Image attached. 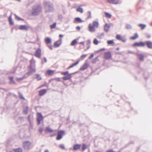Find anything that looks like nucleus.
I'll list each match as a JSON object with an SVG mask.
<instances>
[{"mask_svg":"<svg viewBox=\"0 0 152 152\" xmlns=\"http://www.w3.org/2000/svg\"><path fill=\"white\" fill-rule=\"evenodd\" d=\"M143 47L145 45L149 49H152V42L150 41H146L143 42Z\"/></svg>","mask_w":152,"mask_h":152,"instance_id":"nucleus-8","label":"nucleus"},{"mask_svg":"<svg viewBox=\"0 0 152 152\" xmlns=\"http://www.w3.org/2000/svg\"><path fill=\"white\" fill-rule=\"evenodd\" d=\"M14 152H23V149L21 148H18L13 149Z\"/></svg>","mask_w":152,"mask_h":152,"instance_id":"nucleus-31","label":"nucleus"},{"mask_svg":"<svg viewBox=\"0 0 152 152\" xmlns=\"http://www.w3.org/2000/svg\"><path fill=\"white\" fill-rule=\"evenodd\" d=\"M88 30L91 32H94L95 31V28L94 26H93L91 23H90L88 26Z\"/></svg>","mask_w":152,"mask_h":152,"instance_id":"nucleus-17","label":"nucleus"},{"mask_svg":"<svg viewBox=\"0 0 152 152\" xmlns=\"http://www.w3.org/2000/svg\"><path fill=\"white\" fill-rule=\"evenodd\" d=\"M47 90L43 89L40 90L39 91V96H42L44 95L47 92Z\"/></svg>","mask_w":152,"mask_h":152,"instance_id":"nucleus-19","label":"nucleus"},{"mask_svg":"<svg viewBox=\"0 0 152 152\" xmlns=\"http://www.w3.org/2000/svg\"><path fill=\"white\" fill-rule=\"evenodd\" d=\"M94 54L93 53H91L88 57V59H90L92 58L94 56Z\"/></svg>","mask_w":152,"mask_h":152,"instance_id":"nucleus-51","label":"nucleus"},{"mask_svg":"<svg viewBox=\"0 0 152 152\" xmlns=\"http://www.w3.org/2000/svg\"><path fill=\"white\" fill-rule=\"evenodd\" d=\"M58 19L60 20H61L63 19V16L61 14H59L58 16Z\"/></svg>","mask_w":152,"mask_h":152,"instance_id":"nucleus-47","label":"nucleus"},{"mask_svg":"<svg viewBox=\"0 0 152 152\" xmlns=\"http://www.w3.org/2000/svg\"><path fill=\"white\" fill-rule=\"evenodd\" d=\"M139 35L137 33H136L134 34V36L130 37V39L131 40H134L138 38Z\"/></svg>","mask_w":152,"mask_h":152,"instance_id":"nucleus-28","label":"nucleus"},{"mask_svg":"<svg viewBox=\"0 0 152 152\" xmlns=\"http://www.w3.org/2000/svg\"><path fill=\"white\" fill-rule=\"evenodd\" d=\"M76 11L77 12H79L81 13H83V9L80 6L78 7L76 9Z\"/></svg>","mask_w":152,"mask_h":152,"instance_id":"nucleus-35","label":"nucleus"},{"mask_svg":"<svg viewBox=\"0 0 152 152\" xmlns=\"http://www.w3.org/2000/svg\"><path fill=\"white\" fill-rule=\"evenodd\" d=\"M44 131V129L42 127H40L38 130V131L40 134H42Z\"/></svg>","mask_w":152,"mask_h":152,"instance_id":"nucleus-45","label":"nucleus"},{"mask_svg":"<svg viewBox=\"0 0 152 152\" xmlns=\"http://www.w3.org/2000/svg\"><path fill=\"white\" fill-rule=\"evenodd\" d=\"M18 29L22 30L27 31L28 29V27L26 25H20L19 26Z\"/></svg>","mask_w":152,"mask_h":152,"instance_id":"nucleus-14","label":"nucleus"},{"mask_svg":"<svg viewBox=\"0 0 152 152\" xmlns=\"http://www.w3.org/2000/svg\"><path fill=\"white\" fill-rule=\"evenodd\" d=\"M89 65L88 63L85 62L83 64V66L80 68L79 70L80 71H84L88 68Z\"/></svg>","mask_w":152,"mask_h":152,"instance_id":"nucleus-15","label":"nucleus"},{"mask_svg":"<svg viewBox=\"0 0 152 152\" xmlns=\"http://www.w3.org/2000/svg\"><path fill=\"white\" fill-rule=\"evenodd\" d=\"M44 117L41 113H37V125H39L41 124V122L43 121L44 119Z\"/></svg>","mask_w":152,"mask_h":152,"instance_id":"nucleus-6","label":"nucleus"},{"mask_svg":"<svg viewBox=\"0 0 152 152\" xmlns=\"http://www.w3.org/2000/svg\"><path fill=\"white\" fill-rule=\"evenodd\" d=\"M62 43V39L59 38L57 41H55L53 44V47L54 48H58L59 47Z\"/></svg>","mask_w":152,"mask_h":152,"instance_id":"nucleus-11","label":"nucleus"},{"mask_svg":"<svg viewBox=\"0 0 152 152\" xmlns=\"http://www.w3.org/2000/svg\"><path fill=\"white\" fill-rule=\"evenodd\" d=\"M104 35V33L103 32V33H102L100 35H99V38L100 39H101V37H103Z\"/></svg>","mask_w":152,"mask_h":152,"instance_id":"nucleus-60","label":"nucleus"},{"mask_svg":"<svg viewBox=\"0 0 152 152\" xmlns=\"http://www.w3.org/2000/svg\"><path fill=\"white\" fill-rule=\"evenodd\" d=\"M61 74L62 75H64V76L62 78V79L64 80H70L72 77L71 73H69V72L68 71L64 72H61Z\"/></svg>","mask_w":152,"mask_h":152,"instance_id":"nucleus-3","label":"nucleus"},{"mask_svg":"<svg viewBox=\"0 0 152 152\" xmlns=\"http://www.w3.org/2000/svg\"><path fill=\"white\" fill-rule=\"evenodd\" d=\"M84 22V20H82L80 18L78 17L75 18L74 19V23H81Z\"/></svg>","mask_w":152,"mask_h":152,"instance_id":"nucleus-18","label":"nucleus"},{"mask_svg":"<svg viewBox=\"0 0 152 152\" xmlns=\"http://www.w3.org/2000/svg\"><path fill=\"white\" fill-rule=\"evenodd\" d=\"M138 26L141 28L142 30L144 29L146 27V25L145 24L140 23L138 25Z\"/></svg>","mask_w":152,"mask_h":152,"instance_id":"nucleus-32","label":"nucleus"},{"mask_svg":"<svg viewBox=\"0 0 152 152\" xmlns=\"http://www.w3.org/2000/svg\"><path fill=\"white\" fill-rule=\"evenodd\" d=\"M34 56L38 58H40L41 56V50L40 48H38L35 51Z\"/></svg>","mask_w":152,"mask_h":152,"instance_id":"nucleus-10","label":"nucleus"},{"mask_svg":"<svg viewBox=\"0 0 152 152\" xmlns=\"http://www.w3.org/2000/svg\"><path fill=\"white\" fill-rule=\"evenodd\" d=\"M8 20L10 25H13L14 22L12 18V15H10L8 17Z\"/></svg>","mask_w":152,"mask_h":152,"instance_id":"nucleus-26","label":"nucleus"},{"mask_svg":"<svg viewBox=\"0 0 152 152\" xmlns=\"http://www.w3.org/2000/svg\"><path fill=\"white\" fill-rule=\"evenodd\" d=\"M115 38L117 40L121 41L122 37H121V35L117 34L116 35Z\"/></svg>","mask_w":152,"mask_h":152,"instance_id":"nucleus-41","label":"nucleus"},{"mask_svg":"<svg viewBox=\"0 0 152 152\" xmlns=\"http://www.w3.org/2000/svg\"><path fill=\"white\" fill-rule=\"evenodd\" d=\"M76 30H78V31H79L80 30V26H77L76 27Z\"/></svg>","mask_w":152,"mask_h":152,"instance_id":"nucleus-62","label":"nucleus"},{"mask_svg":"<svg viewBox=\"0 0 152 152\" xmlns=\"http://www.w3.org/2000/svg\"><path fill=\"white\" fill-rule=\"evenodd\" d=\"M29 75H28L27 74V73H26L24 76H23L22 77H24V79L26 78Z\"/></svg>","mask_w":152,"mask_h":152,"instance_id":"nucleus-61","label":"nucleus"},{"mask_svg":"<svg viewBox=\"0 0 152 152\" xmlns=\"http://www.w3.org/2000/svg\"><path fill=\"white\" fill-rule=\"evenodd\" d=\"M59 147L62 149H65L64 145L63 144H60L59 145Z\"/></svg>","mask_w":152,"mask_h":152,"instance_id":"nucleus-48","label":"nucleus"},{"mask_svg":"<svg viewBox=\"0 0 152 152\" xmlns=\"http://www.w3.org/2000/svg\"><path fill=\"white\" fill-rule=\"evenodd\" d=\"M88 13L89 15L88 16L87 18V19H89V18H91V11H88Z\"/></svg>","mask_w":152,"mask_h":152,"instance_id":"nucleus-46","label":"nucleus"},{"mask_svg":"<svg viewBox=\"0 0 152 152\" xmlns=\"http://www.w3.org/2000/svg\"><path fill=\"white\" fill-rule=\"evenodd\" d=\"M45 41L46 44H51L52 42L51 39L49 37H46Z\"/></svg>","mask_w":152,"mask_h":152,"instance_id":"nucleus-27","label":"nucleus"},{"mask_svg":"<svg viewBox=\"0 0 152 152\" xmlns=\"http://www.w3.org/2000/svg\"><path fill=\"white\" fill-rule=\"evenodd\" d=\"M91 43V40L90 39H88L87 41L86 45H90Z\"/></svg>","mask_w":152,"mask_h":152,"instance_id":"nucleus-56","label":"nucleus"},{"mask_svg":"<svg viewBox=\"0 0 152 152\" xmlns=\"http://www.w3.org/2000/svg\"><path fill=\"white\" fill-rule=\"evenodd\" d=\"M41 10V8L39 5H37L32 8L31 12V15L35 16L39 15Z\"/></svg>","mask_w":152,"mask_h":152,"instance_id":"nucleus-2","label":"nucleus"},{"mask_svg":"<svg viewBox=\"0 0 152 152\" xmlns=\"http://www.w3.org/2000/svg\"><path fill=\"white\" fill-rule=\"evenodd\" d=\"M55 72L54 70L49 69L47 70L45 73L46 75H52Z\"/></svg>","mask_w":152,"mask_h":152,"instance_id":"nucleus-22","label":"nucleus"},{"mask_svg":"<svg viewBox=\"0 0 152 152\" xmlns=\"http://www.w3.org/2000/svg\"><path fill=\"white\" fill-rule=\"evenodd\" d=\"M54 130L51 129L49 126L46 127L45 129V133H51L53 132Z\"/></svg>","mask_w":152,"mask_h":152,"instance_id":"nucleus-21","label":"nucleus"},{"mask_svg":"<svg viewBox=\"0 0 152 152\" xmlns=\"http://www.w3.org/2000/svg\"><path fill=\"white\" fill-rule=\"evenodd\" d=\"M78 39H76L73 40L71 42L70 45L72 46H74L76 45V44L78 42L77 40Z\"/></svg>","mask_w":152,"mask_h":152,"instance_id":"nucleus-29","label":"nucleus"},{"mask_svg":"<svg viewBox=\"0 0 152 152\" xmlns=\"http://www.w3.org/2000/svg\"><path fill=\"white\" fill-rule=\"evenodd\" d=\"M110 24L112 25V23H110L109 24L107 23H106L104 25V30L106 32H107L109 30L111 26Z\"/></svg>","mask_w":152,"mask_h":152,"instance_id":"nucleus-16","label":"nucleus"},{"mask_svg":"<svg viewBox=\"0 0 152 152\" xmlns=\"http://www.w3.org/2000/svg\"><path fill=\"white\" fill-rule=\"evenodd\" d=\"M54 79H55V80L57 81H61V78L60 77H55L54 78Z\"/></svg>","mask_w":152,"mask_h":152,"instance_id":"nucleus-52","label":"nucleus"},{"mask_svg":"<svg viewBox=\"0 0 152 152\" xmlns=\"http://www.w3.org/2000/svg\"><path fill=\"white\" fill-rule=\"evenodd\" d=\"M18 97L20 99L23 100H25V98L23 96V95L21 93H20V92H18Z\"/></svg>","mask_w":152,"mask_h":152,"instance_id":"nucleus-40","label":"nucleus"},{"mask_svg":"<svg viewBox=\"0 0 152 152\" xmlns=\"http://www.w3.org/2000/svg\"><path fill=\"white\" fill-rule=\"evenodd\" d=\"M31 144L29 141H24L23 143V148L26 150H28L30 148V146Z\"/></svg>","mask_w":152,"mask_h":152,"instance_id":"nucleus-7","label":"nucleus"},{"mask_svg":"<svg viewBox=\"0 0 152 152\" xmlns=\"http://www.w3.org/2000/svg\"><path fill=\"white\" fill-rule=\"evenodd\" d=\"M46 12H52L54 10V4L50 1H45L44 4Z\"/></svg>","mask_w":152,"mask_h":152,"instance_id":"nucleus-1","label":"nucleus"},{"mask_svg":"<svg viewBox=\"0 0 152 152\" xmlns=\"http://www.w3.org/2000/svg\"><path fill=\"white\" fill-rule=\"evenodd\" d=\"M28 106L26 107L23 108V112L25 114H27L28 113Z\"/></svg>","mask_w":152,"mask_h":152,"instance_id":"nucleus-36","label":"nucleus"},{"mask_svg":"<svg viewBox=\"0 0 152 152\" xmlns=\"http://www.w3.org/2000/svg\"><path fill=\"white\" fill-rule=\"evenodd\" d=\"M126 28L127 29H131L132 28V26L129 24H127L126 25Z\"/></svg>","mask_w":152,"mask_h":152,"instance_id":"nucleus-43","label":"nucleus"},{"mask_svg":"<svg viewBox=\"0 0 152 152\" xmlns=\"http://www.w3.org/2000/svg\"><path fill=\"white\" fill-rule=\"evenodd\" d=\"M81 145L78 144H74L73 146V148H70V149L73 151H77L80 148Z\"/></svg>","mask_w":152,"mask_h":152,"instance_id":"nucleus-13","label":"nucleus"},{"mask_svg":"<svg viewBox=\"0 0 152 152\" xmlns=\"http://www.w3.org/2000/svg\"><path fill=\"white\" fill-rule=\"evenodd\" d=\"M47 83L46 82V81H45L44 83H43V84H42L40 87H39V88H41V87H43L44 86H46L47 84Z\"/></svg>","mask_w":152,"mask_h":152,"instance_id":"nucleus-53","label":"nucleus"},{"mask_svg":"<svg viewBox=\"0 0 152 152\" xmlns=\"http://www.w3.org/2000/svg\"><path fill=\"white\" fill-rule=\"evenodd\" d=\"M23 79H24V77H21L17 78L16 79V80L17 81H20L21 80H23Z\"/></svg>","mask_w":152,"mask_h":152,"instance_id":"nucleus-55","label":"nucleus"},{"mask_svg":"<svg viewBox=\"0 0 152 152\" xmlns=\"http://www.w3.org/2000/svg\"><path fill=\"white\" fill-rule=\"evenodd\" d=\"M104 13L105 15V16L106 18H111L112 17V15L111 14H110L106 12H105Z\"/></svg>","mask_w":152,"mask_h":152,"instance_id":"nucleus-37","label":"nucleus"},{"mask_svg":"<svg viewBox=\"0 0 152 152\" xmlns=\"http://www.w3.org/2000/svg\"><path fill=\"white\" fill-rule=\"evenodd\" d=\"M56 22H54L50 26V28L51 29H53L56 28Z\"/></svg>","mask_w":152,"mask_h":152,"instance_id":"nucleus-42","label":"nucleus"},{"mask_svg":"<svg viewBox=\"0 0 152 152\" xmlns=\"http://www.w3.org/2000/svg\"><path fill=\"white\" fill-rule=\"evenodd\" d=\"M128 53H132V54H135V53L134 51H132L130 50H128Z\"/></svg>","mask_w":152,"mask_h":152,"instance_id":"nucleus-59","label":"nucleus"},{"mask_svg":"<svg viewBox=\"0 0 152 152\" xmlns=\"http://www.w3.org/2000/svg\"><path fill=\"white\" fill-rule=\"evenodd\" d=\"M145 34L146 36V37L148 38L149 39L151 37V35L149 34L146 33Z\"/></svg>","mask_w":152,"mask_h":152,"instance_id":"nucleus-49","label":"nucleus"},{"mask_svg":"<svg viewBox=\"0 0 152 152\" xmlns=\"http://www.w3.org/2000/svg\"><path fill=\"white\" fill-rule=\"evenodd\" d=\"M80 61V60H78L72 64H71L67 68V69H70L71 68H72L74 66L77 65L79 63Z\"/></svg>","mask_w":152,"mask_h":152,"instance_id":"nucleus-25","label":"nucleus"},{"mask_svg":"<svg viewBox=\"0 0 152 152\" xmlns=\"http://www.w3.org/2000/svg\"><path fill=\"white\" fill-rule=\"evenodd\" d=\"M107 43L108 45H110L111 46L114 45L115 44V42L113 39L107 40Z\"/></svg>","mask_w":152,"mask_h":152,"instance_id":"nucleus-30","label":"nucleus"},{"mask_svg":"<svg viewBox=\"0 0 152 152\" xmlns=\"http://www.w3.org/2000/svg\"><path fill=\"white\" fill-rule=\"evenodd\" d=\"M48 47L50 50H52L53 49V47L52 45H48Z\"/></svg>","mask_w":152,"mask_h":152,"instance_id":"nucleus-63","label":"nucleus"},{"mask_svg":"<svg viewBox=\"0 0 152 152\" xmlns=\"http://www.w3.org/2000/svg\"><path fill=\"white\" fill-rule=\"evenodd\" d=\"M65 132L64 131L62 130H59L57 132L56 139L58 140H60L62 138L63 135H65Z\"/></svg>","mask_w":152,"mask_h":152,"instance_id":"nucleus-5","label":"nucleus"},{"mask_svg":"<svg viewBox=\"0 0 152 152\" xmlns=\"http://www.w3.org/2000/svg\"><path fill=\"white\" fill-rule=\"evenodd\" d=\"M62 11L64 15H65V14H66L67 12V10L65 8H63L62 9Z\"/></svg>","mask_w":152,"mask_h":152,"instance_id":"nucleus-57","label":"nucleus"},{"mask_svg":"<svg viewBox=\"0 0 152 152\" xmlns=\"http://www.w3.org/2000/svg\"><path fill=\"white\" fill-rule=\"evenodd\" d=\"M104 58L106 60L110 59L112 58V54L110 51H108L104 53Z\"/></svg>","mask_w":152,"mask_h":152,"instance_id":"nucleus-12","label":"nucleus"},{"mask_svg":"<svg viewBox=\"0 0 152 152\" xmlns=\"http://www.w3.org/2000/svg\"><path fill=\"white\" fill-rule=\"evenodd\" d=\"M106 152H115L112 149L109 150L107 151Z\"/></svg>","mask_w":152,"mask_h":152,"instance_id":"nucleus-64","label":"nucleus"},{"mask_svg":"<svg viewBox=\"0 0 152 152\" xmlns=\"http://www.w3.org/2000/svg\"><path fill=\"white\" fill-rule=\"evenodd\" d=\"M86 145L85 143H83L82 145V146L81 148V151H84L86 148Z\"/></svg>","mask_w":152,"mask_h":152,"instance_id":"nucleus-38","label":"nucleus"},{"mask_svg":"<svg viewBox=\"0 0 152 152\" xmlns=\"http://www.w3.org/2000/svg\"><path fill=\"white\" fill-rule=\"evenodd\" d=\"M14 77L13 76L9 77V79L10 80V83L13 84H15L16 83L15 81L13 80Z\"/></svg>","mask_w":152,"mask_h":152,"instance_id":"nucleus-34","label":"nucleus"},{"mask_svg":"<svg viewBox=\"0 0 152 152\" xmlns=\"http://www.w3.org/2000/svg\"><path fill=\"white\" fill-rule=\"evenodd\" d=\"M107 2L110 4H116L118 3V0H106Z\"/></svg>","mask_w":152,"mask_h":152,"instance_id":"nucleus-23","label":"nucleus"},{"mask_svg":"<svg viewBox=\"0 0 152 152\" xmlns=\"http://www.w3.org/2000/svg\"><path fill=\"white\" fill-rule=\"evenodd\" d=\"M34 64L32 63V60L30 61V64L28 66V71L27 73L28 75H31L33 73L36 72L35 69L33 67Z\"/></svg>","mask_w":152,"mask_h":152,"instance_id":"nucleus-4","label":"nucleus"},{"mask_svg":"<svg viewBox=\"0 0 152 152\" xmlns=\"http://www.w3.org/2000/svg\"><path fill=\"white\" fill-rule=\"evenodd\" d=\"M136 55L138 57L139 59L141 61H143L144 60V55L141 54H137Z\"/></svg>","mask_w":152,"mask_h":152,"instance_id":"nucleus-24","label":"nucleus"},{"mask_svg":"<svg viewBox=\"0 0 152 152\" xmlns=\"http://www.w3.org/2000/svg\"><path fill=\"white\" fill-rule=\"evenodd\" d=\"M14 15L15 17V18L18 20H20V17H18V16L16 15L15 14H14Z\"/></svg>","mask_w":152,"mask_h":152,"instance_id":"nucleus-54","label":"nucleus"},{"mask_svg":"<svg viewBox=\"0 0 152 152\" xmlns=\"http://www.w3.org/2000/svg\"><path fill=\"white\" fill-rule=\"evenodd\" d=\"M41 26L40 25H38L36 28V30H38L39 29H41Z\"/></svg>","mask_w":152,"mask_h":152,"instance_id":"nucleus-58","label":"nucleus"},{"mask_svg":"<svg viewBox=\"0 0 152 152\" xmlns=\"http://www.w3.org/2000/svg\"><path fill=\"white\" fill-rule=\"evenodd\" d=\"M93 26L94 27V28H97L99 26V23L98 22L96 21H94L92 23Z\"/></svg>","mask_w":152,"mask_h":152,"instance_id":"nucleus-33","label":"nucleus"},{"mask_svg":"<svg viewBox=\"0 0 152 152\" xmlns=\"http://www.w3.org/2000/svg\"><path fill=\"white\" fill-rule=\"evenodd\" d=\"M32 78L33 79L36 78L37 80L39 81L42 79V77L40 76L39 74H36L34 75L33 76Z\"/></svg>","mask_w":152,"mask_h":152,"instance_id":"nucleus-20","label":"nucleus"},{"mask_svg":"<svg viewBox=\"0 0 152 152\" xmlns=\"http://www.w3.org/2000/svg\"><path fill=\"white\" fill-rule=\"evenodd\" d=\"M98 56H97L94 58L91 61V62L92 64H95L96 63L97 61H99V60L98 59Z\"/></svg>","mask_w":152,"mask_h":152,"instance_id":"nucleus-39","label":"nucleus"},{"mask_svg":"<svg viewBox=\"0 0 152 152\" xmlns=\"http://www.w3.org/2000/svg\"><path fill=\"white\" fill-rule=\"evenodd\" d=\"M93 43L95 45H97L99 43V41L96 38H94L93 40Z\"/></svg>","mask_w":152,"mask_h":152,"instance_id":"nucleus-44","label":"nucleus"},{"mask_svg":"<svg viewBox=\"0 0 152 152\" xmlns=\"http://www.w3.org/2000/svg\"><path fill=\"white\" fill-rule=\"evenodd\" d=\"M87 56V55L86 54H83L80 56V58L83 60L84 58H85Z\"/></svg>","mask_w":152,"mask_h":152,"instance_id":"nucleus-50","label":"nucleus"},{"mask_svg":"<svg viewBox=\"0 0 152 152\" xmlns=\"http://www.w3.org/2000/svg\"><path fill=\"white\" fill-rule=\"evenodd\" d=\"M143 42H136L132 45V46L135 47H143Z\"/></svg>","mask_w":152,"mask_h":152,"instance_id":"nucleus-9","label":"nucleus"}]
</instances>
